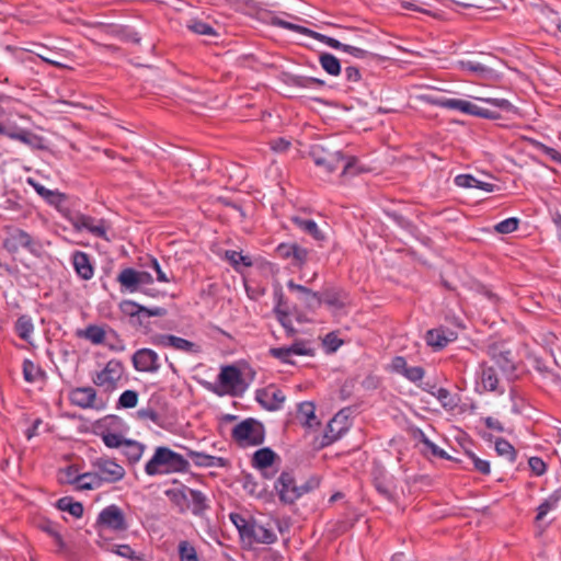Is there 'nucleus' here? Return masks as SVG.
<instances>
[{
    "mask_svg": "<svg viewBox=\"0 0 561 561\" xmlns=\"http://www.w3.org/2000/svg\"><path fill=\"white\" fill-rule=\"evenodd\" d=\"M310 157L314 164L322 168L327 173H332L342 167V175L355 174L354 170L357 159L345 157L340 150L333 149L330 144H316L310 148Z\"/></svg>",
    "mask_w": 561,
    "mask_h": 561,
    "instance_id": "f257e3e1",
    "label": "nucleus"
},
{
    "mask_svg": "<svg viewBox=\"0 0 561 561\" xmlns=\"http://www.w3.org/2000/svg\"><path fill=\"white\" fill-rule=\"evenodd\" d=\"M188 469L190 462L181 454L164 446L157 447L153 456L145 466V472L151 477L187 472Z\"/></svg>",
    "mask_w": 561,
    "mask_h": 561,
    "instance_id": "f03ea898",
    "label": "nucleus"
},
{
    "mask_svg": "<svg viewBox=\"0 0 561 561\" xmlns=\"http://www.w3.org/2000/svg\"><path fill=\"white\" fill-rule=\"evenodd\" d=\"M319 481L314 478L309 479L301 485H297L294 474L289 471H283L274 483V489L284 504H294L304 494L318 488Z\"/></svg>",
    "mask_w": 561,
    "mask_h": 561,
    "instance_id": "7ed1b4c3",
    "label": "nucleus"
},
{
    "mask_svg": "<svg viewBox=\"0 0 561 561\" xmlns=\"http://www.w3.org/2000/svg\"><path fill=\"white\" fill-rule=\"evenodd\" d=\"M424 100L432 105H436L444 108L457 110L461 113L469 114L476 117L488 118L496 121L501 118V114L496 111L483 108L474 103L461 99H448V98H434L425 96Z\"/></svg>",
    "mask_w": 561,
    "mask_h": 561,
    "instance_id": "20e7f679",
    "label": "nucleus"
},
{
    "mask_svg": "<svg viewBox=\"0 0 561 561\" xmlns=\"http://www.w3.org/2000/svg\"><path fill=\"white\" fill-rule=\"evenodd\" d=\"M231 437L241 448L259 446L264 442L265 430L261 422L245 419L232 428Z\"/></svg>",
    "mask_w": 561,
    "mask_h": 561,
    "instance_id": "39448f33",
    "label": "nucleus"
},
{
    "mask_svg": "<svg viewBox=\"0 0 561 561\" xmlns=\"http://www.w3.org/2000/svg\"><path fill=\"white\" fill-rule=\"evenodd\" d=\"M124 375V365L119 359H110L103 369L95 371L91 376L94 386L102 389L105 393H112L118 388Z\"/></svg>",
    "mask_w": 561,
    "mask_h": 561,
    "instance_id": "423d86ee",
    "label": "nucleus"
},
{
    "mask_svg": "<svg viewBox=\"0 0 561 561\" xmlns=\"http://www.w3.org/2000/svg\"><path fill=\"white\" fill-rule=\"evenodd\" d=\"M3 248L10 253H16L19 250L24 249L36 257H39L43 253L41 240L20 228L9 232L3 241Z\"/></svg>",
    "mask_w": 561,
    "mask_h": 561,
    "instance_id": "0eeeda50",
    "label": "nucleus"
},
{
    "mask_svg": "<svg viewBox=\"0 0 561 561\" xmlns=\"http://www.w3.org/2000/svg\"><path fill=\"white\" fill-rule=\"evenodd\" d=\"M279 463L280 457L270 447L257 449L251 458V466L268 480L276 476Z\"/></svg>",
    "mask_w": 561,
    "mask_h": 561,
    "instance_id": "6e6552de",
    "label": "nucleus"
},
{
    "mask_svg": "<svg viewBox=\"0 0 561 561\" xmlns=\"http://www.w3.org/2000/svg\"><path fill=\"white\" fill-rule=\"evenodd\" d=\"M68 398L72 405L83 410L101 411L106 408V401L98 396L96 389L92 386L72 388Z\"/></svg>",
    "mask_w": 561,
    "mask_h": 561,
    "instance_id": "1a4fd4ad",
    "label": "nucleus"
},
{
    "mask_svg": "<svg viewBox=\"0 0 561 561\" xmlns=\"http://www.w3.org/2000/svg\"><path fill=\"white\" fill-rule=\"evenodd\" d=\"M67 219L76 231L87 230L94 237L108 240L107 226L104 219H96L81 213L70 214L67 216Z\"/></svg>",
    "mask_w": 561,
    "mask_h": 561,
    "instance_id": "9d476101",
    "label": "nucleus"
},
{
    "mask_svg": "<svg viewBox=\"0 0 561 561\" xmlns=\"http://www.w3.org/2000/svg\"><path fill=\"white\" fill-rule=\"evenodd\" d=\"M272 24L274 26H278V27H282V28H285L288 31H293V32L299 33L301 35H306L310 38L317 39V41L328 45L331 48L343 50L344 44L341 43L340 41H337L333 37H330L328 35L318 33L316 31H312L308 27H305V26H301V25H298V24H295L291 22H287L279 18H276V16L272 19Z\"/></svg>",
    "mask_w": 561,
    "mask_h": 561,
    "instance_id": "9b49d317",
    "label": "nucleus"
},
{
    "mask_svg": "<svg viewBox=\"0 0 561 561\" xmlns=\"http://www.w3.org/2000/svg\"><path fill=\"white\" fill-rule=\"evenodd\" d=\"M103 483H116L124 479L126 471L123 466L108 457H99L92 461Z\"/></svg>",
    "mask_w": 561,
    "mask_h": 561,
    "instance_id": "f8f14e48",
    "label": "nucleus"
},
{
    "mask_svg": "<svg viewBox=\"0 0 561 561\" xmlns=\"http://www.w3.org/2000/svg\"><path fill=\"white\" fill-rule=\"evenodd\" d=\"M96 524L102 528L114 531H125L128 528V523L124 512L121 507L114 504L104 507L100 512Z\"/></svg>",
    "mask_w": 561,
    "mask_h": 561,
    "instance_id": "ddd939ff",
    "label": "nucleus"
},
{
    "mask_svg": "<svg viewBox=\"0 0 561 561\" xmlns=\"http://www.w3.org/2000/svg\"><path fill=\"white\" fill-rule=\"evenodd\" d=\"M151 343L160 347H171L188 354H197L201 347L186 339L173 334H156L151 337Z\"/></svg>",
    "mask_w": 561,
    "mask_h": 561,
    "instance_id": "4468645a",
    "label": "nucleus"
},
{
    "mask_svg": "<svg viewBox=\"0 0 561 561\" xmlns=\"http://www.w3.org/2000/svg\"><path fill=\"white\" fill-rule=\"evenodd\" d=\"M255 399L265 410L277 411L283 407L286 396L275 385H268L256 390Z\"/></svg>",
    "mask_w": 561,
    "mask_h": 561,
    "instance_id": "2eb2a0df",
    "label": "nucleus"
},
{
    "mask_svg": "<svg viewBox=\"0 0 561 561\" xmlns=\"http://www.w3.org/2000/svg\"><path fill=\"white\" fill-rule=\"evenodd\" d=\"M275 252L283 260H290L295 267L301 268L309 260L310 251L298 243H280Z\"/></svg>",
    "mask_w": 561,
    "mask_h": 561,
    "instance_id": "dca6fc26",
    "label": "nucleus"
},
{
    "mask_svg": "<svg viewBox=\"0 0 561 561\" xmlns=\"http://www.w3.org/2000/svg\"><path fill=\"white\" fill-rule=\"evenodd\" d=\"M133 366L137 371L157 373L160 369L159 356L150 348H140L133 355Z\"/></svg>",
    "mask_w": 561,
    "mask_h": 561,
    "instance_id": "f3484780",
    "label": "nucleus"
},
{
    "mask_svg": "<svg viewBox=\"0 0 561 561\" xmlns=\"http://www.w3.org/2000/svg\"><path fill=\"white\" fill-rule=\"evenodd\" d=\"M121 311L130 318L133 321L135 318L141 317H162L165 314V309L161 307L147 308L133 300H124L119 304Z\"/></svg>",
    "mask_w": 561,
    "mask_h": 561,
    "instance_id": "a211bd4d",
    "label": "nucleus"
},
{
    "mask_svg": "<svg viewBox=\"0 0 561 561\" xmlns=\"http://www.w3.org/2000/svg\"><path fill=\"white\" fill-rule=\"evenodd\" d=\"M457 339V333L449 328L431 329L425 334V341L434 351H440Z\"/></svg>",
    "mask_w": 561,
    "mask_h": 561,
    "instance_id": "6ab92c4d",
    "label": "nucleus"
},
{
    "mask_svg": "<svg viewBox=\"0 0 561 561\" xmlns=\"http://www.w3.org/2000/svg\"><path fill=\"white\" fill-rule=\"evenodd\" d=\"M71 261L73 268L80 278L89 280L93 277L94 268L88 253L82 251H75L72 253Z\"/></svg>",
    "mask_w": 561,
    "mask_h": 561,
    "instance_id": "aec40b11",
    "label": "nucleus"
},
{
    "mask_svg": "<svg viewBox=\"0 0 561 561\" xmlns=\"http://www.w3.org/2000/svg\"><path fill=\"white\" fill-rule=\"evenodd\" d=\"M187 456L192 459L195 466L202 468H225L229 465V461L226 458L207 455L192 449H187Z\"/></svg>",
    "mask_w": 561,
    "mask_h": 561,
    "instance_id": "412c9836",
    "label": "nucleus"
},
{
    "mask_svg": "<svg viewBox=\"0 0 561 561\" xmlns=\"http://www.w3.org/2000/svg\"><path fill=\"white\" fill-rule=\"evenodd\" d=\"M373 483L377 492L386 500H394L396 485L392 477H388L382 470H379L375 473Z\"/></svg>",
    "mask_w": 561,
    "mask_h": 561,
    "instance_id": "4be33fe9",
    "label": "nucleus"
},
{
    "mask_svg": "<svg viewBox=\"0 0 561 561\" xmlns=\"http://www.w3.org/2000/svg\"><path fill=\"white\" fill-rule=\"evenodd\" d=\"M121 285V290L128 293H136L139 290L138 271L133 267L123 268L116 277Z\"/></svg>",
    "mask_w": 561,
    "mask_h": 561,
    "instance_id": "5701e85b",
    "label": "nucleus"
},
{
    "mask_svg": "<svg viewBox=\"0 0 561 561\" xmlns=\"http://www.w3.org/2000/svg\"><path fill=\"white\" fill-rule=\"evenodd\" d=\"M248 538L259 543L270 545L277 540V535L274 533L272 528L252 522V524L249 527Z\"/></svg>",
    "mask_w": 561,
    "mask_h": 561,
    "instance_id": "b1692460",
    "label": "nucleus"
},
{
    "mask_svg": "<svg viewBox=\"0 0 561 561\" xmlns=\"http://www.w3.org/2000/svg\"><path fill=\"white\" fill-rule=\"evenodd\" d=\"M187 504H190L188 511L198 517H202L209 510L206 495L202 491L191 488L188 491Z\"/></svg>",
    "mask_w": 561,
    "mask_h": 561,
    "instance_id": "393cba45",
    "label": "nucleus"
},
{
    "mask_svg": "<svg viewBox=\"0 0 561 561\" xmlns=\"http://www.w3.org/2000/svg\"><path fill=\"white\" fill-rule=\"evenodd\" d=\"M27 183L35 190V192L44 198L45 202H47L49 205L58 207L60 204H62L67 196L64 193H60L58 191H53L46 188L44 185L39 184L33 179H27Z\"/></svg>",
    "mask_w": 561,
    "mask_h": 561,
    "instance_id": "a878e982",
    "label": "nucleus"
},
{
    "mask_svg": "<svg viewBox=\"0 0 561 561\" xmlns=\"http://www.w3.org/2000/svg\"><path fill=\"white\" fill-rule=\"evenodd\" d=\"M297 417L306 427L312 428L320 425L316 416V407L311 401H305L298 404Z\"/></svg>",
    "mask_w": 561,
    "mask_h": 561,
    "instance_id": "bb28decb",
    "label": "nucleus"
},
{
    "mask_svg": "<svg viewBox=\"0 0 561 561\" xmlns=\"http://www.w3.org/2000/svg\"><path fill=\"white\" fill-rule=\"evenodd\" d=\"M219 382L229 389H236L242 382V375L236 366H225L218 376Z\"/></svg>",
    "mask_w": 561,
    "mask_h": 561,
    "instance_id": "cd10ccee",
    "label": "nucleus"
},
{
    "mask_svg": "<svg viewBox=\"0 0 561 561\" xmlns=\"http://www.w3.org/2000/svg\"><path fill=\"white\" fill-rule=\"evenodd\" d=\"M190 488L182 485L180 489H169L165 491L167 497L170 502L179 508L180 513H185L190 508V504H187Z\"/></svg>",
    "mask_w": 561,
    "mask_h": 561,
    "instance_id": "c85d7f7f",
    "label": "nucleus"
},
{
    "mask_svg": "<svg viewBox=\"0 0 561 561\" xmlns=\"http://www.w3.org/2000/svg\"><path fill=\"white\" fill-rule=\"evenodd\" d=\"M490 354L496 367L503 373L511 374L515 370V364L510 351H497L496 348H492Z\"/></svg>",
    "mask_w": 561,
    "mask_h": 561,
    "instance_id": "c756f323",
    "label": "nucleus"
},
{
    "mask_svg": "<svg viewBox=\"0 0 561 561\" xmlns=\"http://www.w3.org/2000/svg\"><path fill=\"white\" fill-rule=\"evenodd\" d=\"M14 331L21 340L32 344L31 336L34 332V323L30 316H20L14 323Z\"/></svg>",
    "mask_w": 561,
    "mask_h": 561,
    "instance_id": "7c9ffc66",
    "label": "nucleus"
},
{
    "mask_svg": "<svg viewBox=\"0 0 561 561\" xmlns=\"http://www.w3.org/2000/svg\"><path fill=\"white\" fill-rule=\"evenodd\" d=\"M37 50L27 49L28 51L35 54L38 58H41L44 62L51 65L56 68L64 69L67 66L57 59V56H60L59 51L51 50L48 47L42 44H35Z\"/></svg>",
    "mask_w": 561,
    "mask_h": 561,
    "instance_id": "2f4dec72",
    "label": "nucleus"
},
{
    "mask_svg": "<svg viewBox=\"0 0 561 561\" xmlns=\"http://www.w3.org/2000/svg\"><path fill=\"white\" fill-rule=\"evenodd\" d=\"M76 335L80 339H85L92 344L99 345L105 341V330L96 324H89L85 329L78 330Z\"/></svg>",
    "mask_w": 561,
    "mask_h": 561,
    "instance_id": "473e14b6",
    "label": "nucleus"
},
{
    "mask_svg": "<svg viewBox=\"0 0 561 561\" xmlns=\"http://www.w3.org/2000/svg\"><path fill=\"white\" fill-rule=\"evenodd\" d=\"M77 490H95L101 488L104 483L101 480L99 472L93 469L91 472L81 473L76 478Z\"/></svg>",
    "mask_w": 561,
    "mask_h": 561,
    "instance_id": "72a5a7b5",
    "label": "nucleus"
},
{
    "mask_svg": "<svg viewBox=\"0 0 561 561\" xmlns=\"http://www.w3.org/2000/svg\"><path fill=\"white\" fill-rule=\"evenodd\" d=\"M456 185L467 188H480L485 192H493L494 184L479 181L470 174H460L455 178Z\"/></svg>",
    "mask_w": 561,
    "mask_h": 561,
    "instance_id": "f704fd0d",
    "label": "nucleus"
},
{
    "mask_svg": "<svg viewBox=\"0 0 561 561\" xmlns=\"http://www.w3.org/2000/svg\"><path fill=\"white\" fill-rule=\"evenodd\" d=\"M294 225L302 230L304 232L311 236L317 241L324 240L323 232L319 229L317 222L312 219H305L300 217H294L293 218Z\"/></svg>",
    "mask_w": 561,
    "mask_h": 561,
    "instance_id": "c9c22d12",
    "label": "nucleus"
},
{
    "mask_svg": "<svg viewBox=\"0 0 561 561\" xmlns=\"http://www.w3.org/2000/svg\"><path fill=\"white\" fill-rule=\"evenodd\" d=\"M287 287L290 290L298 291L304 295L305 302L309 306H320L322 304L319 293L311 290L310 288L296 284L294 280L287 283Z\"/></svg>",
    "mask_w": 561,
    "mask_h": 561,
    "instance_id": "e433bc0d",
    "label": "nucleus"
},
{
    "mask_svg": "<svg viewBox=\"0 0 561 561\" xmlns=\"http://www.w3.org/2000/svg\"><path fill=\"white\" fill-rule=\"evenodd\" d=\"M23 378L26 382L33 383L38 380H44L46 377L45 371L31 359L23 360Z\"/></svg>",
    "mask_w": 561,
    "mask_h": 561,
    "instance_id": "4c0bfd02",
    "label": "nucleus"
},
{
    "mask_svg": "<svg viewBox=\"0 0 561 561\" xmlns=\"http://www.w3.org/2000/svg\"><path fill=\"white\" fill-rule=\"evenodd\" d=\"M561 500V489L553 491L537 508L536 520H541L552 510H554Z\"/></svg>",
    "mask_w": 561,
    "mask_h": 561,
    "instance_id": "58836bf2",
    "label": "nucleus"
},
{
    "mask_svg": "<svg viewBox=\"0 0 561 561\" xmlns=\"http://www.w3.org/2000/svg\"><path fill=\"white\" fill-rule=\"evenodd\" d=\"M460 67L462 70L470 71L483 79H489L493 75L492 68L474 60H462Z\"/></svg>",
    "mask_w": 561,
    "mask_h": 561,
    "instance_id": "ea45409f",
    "label": "nucleus"
},
{
    "mask_svg": "<svg viewBox=\"0 0 561 561\" xmlns=\"http://www.w3.org/2000/svg\"><path fill=\"white\" fill-rule=\"evenodd\" d=\"M122 449L128 461L136 463L142 456L144 445L133 439H126Z\"/></svg>",
    "mask_w": 561,
    "mask_h": 561,
    "instance_id": "a19ab883",
    "label": "nucleus"
},
{
    "mask_svg": "<svg viewBox=\"0 0 561 561\" xmlns=\"http://www.w3.org/2000/svg\"><path fill=\"white\" fill-rule=\"evenodd\" d=\"M43 530L53 538L55 545L57 546L56 552L58 554L66 556L70 552L68 545L65 542L62 536L57 530V527L54 524L47 523L46 525L43 526Z\"/></svg>",
    "mask_w": 561,
    "mask_h": 561,
    "instance_id": "79ce46f5",
    "label": "nucleus"
},
{
    "mask_svg": "<svg viewBox=\"0 0 561 561\" xmlns=\"http://www.w3.org/2000/svg\"><path fill=\"white\" fill-rule=\"evenodd\" d=\"M282 296H283L282 293H279V300H278L277 306L274 308V313H275L278 322L286 330L287 336H294L296 334L297 330L294 328L293 321H291L288 312L280 308Z\"/></svg>",
    "mask_w": 561,
    "mask_h": 561,
    "instance_id": "37998d69",
    "label": "nucleus"
},
{
    "mask_svg": "<svg viewBox=\"0 0 561 561\" xmlns=\"http://www.w3.org/2000/svg\"><path fill=\"white\" fill-rule=\"evenodd\" d=\"M319 62L324 71L331 76H337L341 72L340 60L330 53H322L319 57Z\"/></svg>",
    "mask_w": 561,
    "mask_h": 561,
    "instance_id": "c03bdc74",
    "label": "nucleus"
},
{
    "mask_svg": "<svg viewBox=\"0 0 561 561\" xmlns=\"http://www.w3.org/2000/svg\"><path fill=\"white\" fill-rule=\"evenodd\" d=\"M57 507L60 511L68 512L73 517H81L83 515V505L80 502H73L72 497L65 496L57 501Z\"/></svg>",
    "mask_w": 561,
    "mask_h": 561,
    "instance_id": "a18cd8bd",
    "label": "nucleus"
},
{
    "mask_svg": "<svg viewBox=\"0 0 561 561\" xmlns=\"http://www.w3.org/2000/svg\"><path fill=\"white\" fill-rule=\"evenodd\" d=\"M180 561H199V556L193 543L181 540L178 546Z\"/></svg>",
    "mask_w": 561,
    "mask_h": 561,
    "instance_id": "49530a36",
    "label": "nucleus"
},
{
    "mask_svg": "<svg viewBox=\"0 0 561 561\" xmlns=\"http://www.w3.org/2000/svg\"><path fill=\"white\" fill-rule=\"evenodd\" d=\"M495 450L499 456L505 457L511 463L516 461L517 453L514 446L505 438L495 440Z\"/></svg>",
    "mask_w": 561,
    "mask_h": 561,
    "instance_id": "de8ad7c7",
    "label": "nucleus"
},
{
    "mask_svg": "<svg viewBox=\"0 0 561 561\" xmlns=\"http://www.w3.org/2000/svg\"><path fill=\"white\" fill-rule=\"evenodd\" d=\"M320 297H321L322 304H325L330 307L340 309V308H343V306H344V302L342 299V291H340L337 289L328 288L320 294Z\"/></svg>",
    "mask_w": 561,
    "mask_h": 561,
    "instance_id": "09e8293b",
    "label": "nucleus"
},
{
    "mask_svg": "<svg viewBox=\"0 0 561 561\" xmlns=\"http://www.w3.org/2000/svg\"><path fill=\"white\" fill-rule=\"evenodd\" d=\"M499 378L494 367H483L481 373V385L486 391H494L497 388Z\"/></svg>",
    "mask_w": 561,
    "mask_h": 561,
    "instance_id": "8fccbe9b",
    "label": "nucleus"
},
{
    "mask_svg": "<svg viewBox=\"0 0 561 561\" xmlns=\"http://www.w3.org/2000/svg\"><path fill=\"white\" fill-rule=\"evenodd\" d=\"M340 424V421L337 416L333 417L327 426V431L324 434V440L327 444H331L339 439L342 434L346 431L345 426H337Z\"/></svg>",
    "mask_w": 561,
    "mask_h": 561,
    "instance_id": "3c124183",
    "label": "nucleus"
},
{
    "mask_svg": "<svg viewBox=\"0 0 561 561\" xmlns=\"http://www.w3.org/2000/svg\"><path fill=\"white\" fill-rule=\"evenodd\" d=\"M225 257L236 270H238L240 265H243L245 267H250L253 265L251 256L243 255L241 252L234 250H227L225 253Z\"/></svg>",
    "mask_w": 561,
    "mask_h": 561,
    "instance_id": "603ef678",
    "label": "nucleus"
},
{
    "mask_svg": "<svg viewBox=\"0 0 561 561\" xmlns=\"http://www.w3.org/2000/svg\"><path fill=\"white\" fill-rule=\"evenodd\" d=\"M291 85L304 88V89H316L322 88L324 85V81L313 77H302L296 76L291 78Z\"/></svg>",
    "mask_w": 561,
    "mask_h": 561,
    "instance_id": "864d4df0",
    "label": "nucleus"
},
{
    "mask_svg": "<svg viewBox=\"0 0 561 561\" xmlns=\"http://www.w3.org/2000/svg\"><path fill=\"white\" fill-rule=\"evenodd\" d=\"M529 142L533 146V148H535L536 150L542 152L551 161H553V162H556V163L561 165V152H559L554 148H551V147H549V146H547V145H545L541 141L536 140V139H530Z\"/></svg>",
    "mask_w": 561,
    "mask_h": 561,
    "instance_id": "5fc2aeb1",
    "label": "nucleus"
},
{
    "mask_svg": "<svg viewBox=\"0 0 561 561\" xmlns=\"http://www.w3.org/2000/svg\"><path fill=\"white\" fill-rule=\"evenodd\" d=\"M436 399L440 402L443 408L447 410H454L458 405V400L455 396L450 393V391L446 388H439L434 393Z\"/></svg>",
    "mask_w": 561,
    "mask_h": 561,
    "instance_id": "6e6d98bb",
    "label": "nucleus"
},
{
    "mask_svg": "<svg viewBox=\"0 0 561 561\" xmlns=\"http://www.w3.org/2000/svg\"><path fill=\"white\" fill-rule=\"evenodd\" d=\"M478 100L491 104L499 110L506 113H517V107L513 105L508 100L502 98H478Z\"/></svg>",
    "mask_w": 561,
    "mask_h": 561,
    "instance_id": "4d7b16f0",
    "label": "nucleus"
},
{
    "mask_svg": "<svg viewBox=\"0 0 561 561\" xmlns=\"http://www.w3.org/2000/svg\"><path fill=\"white\" fill-rule=\"evenodd\" d=\"M138 403V392L135 390H125L118 398L117 409H133Z\"/></svg>",
    "mask_w": 561,
    "mask_h": 561,
    "instance_id": "13d9d810",
    "label": "nucleus"
},
{
    "mask_svg": "<svg viewBox=\"0 0 561 561\" xmlns=\"http://www.w3.org/2000/svg\"><path fill=\"white\" fill-rule=\"evenodd\" d=\"M419 440L431 451V454L435 457L447 459L449 458L446 451L440 449L437 445H435L430 438L422 432L419 431V434L416 436Z\"/></svg>",
    "mask_w": 561,
    "mask_h": 561,
    "instance_id": "bf43d9fd",
    "label": "nucleus"
},
{
    "mask_svg": "<svg viewBox=\"0 0 561 561\" xmlns=\"http://www.w3.org/2000/svg\"><path fill=\"white\" fill-rule=\"evenodd\" d=\"M519 221L515 217L504 219L495 225L494 230L501 234H507L517 230Z\"/></svg>",
    "mask_w": 561,
    "mask_h": 561,
    "instance_id": "052dcab7",
    "label": "nucleus"
},
{
    "mask_svg": "<svg viewBox=\"0 0 561 561\" xmlns=\"http://www.w3.org/2000/svg\"><path fill=\"white\" fill-rule=\"evenodd\" d=\"M188 28L198 35H207V36L216 35L214 27L211 25H209L208 23H205L201 20L191 21V23L188 24Z\"/></svg>",
    "mask_w": 561,
    "mask_h": 561,
    "instance_id": "680f3d73",
    "label": "nucleus"
},
{
    "mask_svg": "<svg viewBox=\"0 0 561 561\" xmlns=\"http://www.w3.org/2000/svg\"><path fill=\"white\" fill-rule=\"evenodd\" d=\"M102 440L108 448H122L126 438L121 434L106 432L102 433Z\"/></svg>",
    "mask_w": 561,
    "mask_h": 561,
    "instance_id": "e2e57ef3",
    "label": "nucleus"
},
{
    "mask_svg": "<svg viewBox=\"0 0 561 561\" xmlns=\"http://www.w3.org/2000/svg\"><path fill=\"white\" fill-rule=\"evenodd\" d=\"M270 354L274 358L279 359L282 363L293 364V362H291L293 353L288 346L287 347H273L270 350Z\"/></svg>",
    "mask_w": 561,
    "mask_h": 561,
    "instance_id": "0e129e2a",
    "label": "nucleus"
},
{
    "mask_svg": "<svg viewBox=\"0 0 561 561\" xmlns=\"http://www.w3.org/2000/svg\"><path fill=\"white\" fill-rule=\"evenodd\" d=\"M230 519L234 524V526L238 528V530L240 531L241 536L248 537V535H249V527L252 524V522H248L240 514H231L230 515Z\"/></svg>",
    "mask_w": 561,
    "mask_h": 561,
    "instance_id": "69168bd1",
    "label": "nucleus"
},
{
    "mask_svg": "<svg viewBox=\"0 0 561 561\" xmlns=\"http://www.w3.org/2000/svg\"><path fill=\"white\" fill-rule=\"evenodd\" d=\"M293 353V355H312L313 351L309 346V343L304 340L296 341L290 346H288Z\"/></svg>",
    "mask_w": 561,
    "mask_h": 561,
    "instance_id": "338daca9",
    "label": "nucleus"
},
{
    "mask_svg": "<svg viewBox=\"0 0 561 561\" xmlns=\"http://www.w3.org/2000/svg\"><path fill=\"white\" fill-rule=\"evenodd\" d=\"M137 417L141 421H151L154 424H160V415L152 408H144L137 411Z\"/></svg>",
    "mask_w": 561,
    "mask_h": 561,
    "instance_id": "774afa93",
    "label": "nucleus"
}]
</instances>
